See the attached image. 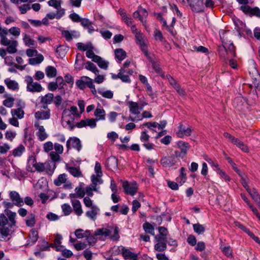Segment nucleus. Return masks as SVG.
<instances>
[{
  "mask_svg": "<svg viewBox=\"0 0 260 260\" xmlns=\"http://www.w3.org/2000/svg\"><path fill=\"white\" fill-rule=\"evenodd\" d=\"M3 204L5 209L0 214V238L5 239L17 227V215L15 212L10 210L15 205L12 202L4 201Z\"/></svg>",
  "mask_w": 260,
  "mask_h": 260,
  "instance_id": "f257e3e1",
  "label": "nucleus"
},
{
  "mask_svg": "<svg viewBox=\"0 0 260 260\" xmlns=\"http://www.w3.org/2000/svg\"><path fill=\"white\" fill-rule=\"evenodd\" d=\"M76 84L80 89H84L86 86L90 88L92 91H95V86L93 83V80L87 76H82L80 79L78 80Z\"/></svg>",
  "mask_w": 260,
  "mask_h": 260,
  "instance_id": "f03ea898",
  "label": "nucleus"
},
{
  "mask_svg": "<svg viewBox=\"0 0 260 260\" xmlns=\"http://www.w3.org/2000/svg\"><path fill=\"white\" fill-rule=\"evenodd\" d=\"M135 38L137 40V44L139 45L142 51L144 53L145 55H147L148 51L146 39L139 31L136 32Z\"/></svg>",
  "mask_w": 260,
  "mask_h": 260,
  "instance_id": "7ed1b4c3",
  "label": "nucleus"
},
{
  "mask_svg": "<svg viewBox=\"0 0 260 260\" xmlns=\"http://www.w3.org/2000/svg\"><path fill=\"white\" fill-rule=\"evenodd\" d=\"M34 126L37 130L36 135L39 140L44 141L48 138V134L46 132L44 126L41 125L39 121H36L34 123Z\"/></svg>",
  "mask_w": 260,
  "mask_h": 260,
  "instance_id": "20e7f679",
  "label": "nucleus"
},
{
  "mask_svg": "<svg viewBox=\"0 0 260 260\" xmlns=\"http://www.w3.org/2000/svg\"><path fill=\"white\" fill-rule=\"evenodd\" d=\"M122 187L126 194L131 196L135 195L138 190V186L135 182L129 183L127 181H123Z\"/></svg>",
  "mask_w": 260,
  "mask_h": 260,
  "instance_id": "39448f33",
  "label": "nucleus"
},
{
  "mask_svg": "<svg viewBox=\"0 0 260 260\" xmlns=\"http://www.w3.org/2000/svg\"><path fill=\"white\" fill-rule=\"evenodd\" d=\"M119 250L125 260H138V254L133 252L129 249L121 246L119 247Z\"/></svg>",
  "mask_w": 260,
  "mask_h": 260,
  "instance_id": "423d86ee",
  "label": "nucleus"
},
{
  "mask_svg": "<svg viewBox=\"0 0 260 260\" xmlns=\"http://www.w3.org/2000/svg\"><path fill=\"white\" fill-rule=\"evenodd\" d=\"M66 146L68 150L73 148L79 152L82 148V144L79 139L76 137H70L67 141Z\"/></svg>",
  "mask_w": 260,
  "mask_h": 260,
  "instance_id": "0eeeda50",
  "label": "nucleus"
},
{
  "mask_svg": "<svg viewBox=\"0 0 260 260\" xmlns=\"http://www.w3.org/2000/svg\"><path fill=\"white\" fill-rule=\"evenodd\" d=\"M43 108L45 110L41 109L35 113V117L38 120H47L50 117V110L48 108L47 106H43Z\"/></svg>",
  "mask_w": 260,
  "mask_h": 260,
  "instance_id": "6e6552de",
  "label": "nucleus"
},
{
  "mask_svg": "<svg viewBox=\"0 0 260 260\" xmlns=\"http://www.w3.org/2000/svg\"><path fill=\"white\" fill-rule=\"evenodd\" d=\"M9 198L11 201L17 207H22L24 205L23 200L19 193L16 191H11L9 192Z\"/></svg>",
  "mask_w": 260,
  "mask_h": 260,
  "instance_id": "1a4fd4ad",
  "label": "nucleus"
},
{
  "mask_svg": "<svg viewBox=\"0 0 260 260\" xmlns=\"http://www.w3.org/2000/svg\"><path fill=\"white\" fill-rule=\"evenodd\" d=\"M75 126L78 128H82L88 126L93 128L96 126V123L95 119L86 118L81 120L79 122L76 123Z\"/></svg>",
  "mask_w": 260,
  "mask_h": 260,
  "instance_id": "9d476101",
  "label": "nucleus"
},
{
  "mask_svg": "<svg viewBox=\"0 0 260 260\" xmlns=\"http://www.w3.org/2000/svg\"><path fill=\"white\" fill-rule=\"evenodd\" d=\"M2 45L7 46V51L10 54H13L17 51L18 42L14 40H8L7 42L3 43Z\"/></svg>",
  "mask_w": 260,
  "mask_h": 260,
  "instance_id": "9b49d317",
  "label": "nucleus"
},
{
  "mask_svg": "<svg viewBox=\"0 0 260 260\" xmlns=\"http://www.w3.org/2000/svg\"><path fill=\"white\" fill-rule=\"evenodd\" d=\"M127 104L128 106L129 111L133 114L136 115V116H138L140 114V110L142 109L144 105H146V104H144L140 106L138 103L133 101L127 102Z\"/></svg>",
  "mask_w": 260,
  "mask_h": 260,
  "instance_id": "f8f14e48",
  "label": "nucleus"
},
{
  "mask_svg": "<svg viewBox=\"0 0 260 260\" xmlns=\"http://www.w3.org/2000/svg\"><path fill=\"white\" fill-rule=\"evenodd\" d=\"M253 86L257 89L260 88V75L257 70L253 68L249 71Z\"/></svg>",
  "mask_w": 260,
  "mask_h": 260,
  "instance_id": "ddd939ff",
  "label": "nucleus"
},
{
  "mask_svg": "<svg viewBox=\"0 0 260 260\" xmlns=\"http://www.w3.org/2000/svg\"><path fill=\"white\" fill-rule=\"evenodd\" d=\"M133 72V70L120 69L119 71V79L123 82L129 83L131 79L129 75H132Z\"/></svg>",
  "mask_w": 260,
  "mask_h": 260,
  "instance_id": "4468645a",
  "label": "nucleus"
},
{
  "mask_svg": "<svg viewBox=\"0 0 260 260\" xmlns=\"http://www.w3.org/2000/svg\"><path fill=\"white\" fill-rule=\"evenodd\" d=\"M178 132L176 133L177 136L179 138H183L185 136H189L191 135L192 129L190 127H186L180 124Z\"/></svg>",
  "mask_w": 260,
  "mask_h": 260,
  "instance_id": "2eb2a0df",
  "label": "nucleus"
},
{
  "mask_svg": "<svg viewBox=\"0 0 260 260\" xmlns=\"http://www.w3.org/2000/svg\"><path fill=\"white\" fill-rule=\"evenodd\" d=\"M99 212V208L97 206H93L86 212L85 215L88 218L94 221L96 219Z\"/></svg>",
  "mask_w": 260,
  "mask_h": 260,
  "instance_id": "dca6fc26",
  "label": "nucleus"
},
{
  "mask_svg": "<svg viewBox=\"0 0 260 260\" xmlns=\"http://www.w3.org/2000/svg\"><path fill=\"white\" fill-rule=\"evenodd\" d=\"M176 162V158L173 156H166L160 160V164L165 167H170Z\"/></svg>",
  "mask_w": 260,
  "mask_h": 260,
  "instance_id": "f3484780",
  "label": "nucleus"
},
{
  "mask_svg": "<svg viewBox=\"0 0 260 260\" xmlns=\"http://www.w3.org/2000/svg\"><path fill=\"white\" fill-rule=\"evenodd\" d=\"M221 39L222 40V43L223 46H226V50H228V53L231 55V57H235L236 55L235 53V49L233 43L226 42L225 40L224 39V36L223 37H221Z\"/></svg>",
  "mask_w": 260,
  "mask_h": 260,
  "instance_id": "a211bd4d",
  "label": "nucleus"
},
{
  "mask_svg": "<svg viewBox=\"0 0 260 260\" xmlns=\"http://www.w3.org/2000/svg\"><path fill=\"white\" fill-rule=\"evenodd\" d=\"M71 203L76 214L78 216L81 215L83 212L80 201L78 200H73L71 201Z\"/></svg>",
  "mask_w": 260,
  "mask_h": 260,
  "instance_id": "6ab92c4d",
  "label": "nucleus"
},
{
  "mask_svg": "<svg viewBox=\"0 0 260 260\" xmlns=\"http://www.w3.org/2000/svg\"><path fill=\"white\" fill-rule=\"evenodd\" d=\"M152 117V115L150 112L145 111L142 113L141 115L139 114L138 116H136L134 117L130 116L128 118V120L132 121H138L142 120L143 118H149Z\"/></svg>",
  "mask_w": 260,
  "mask_h": 260,
  "instance_id": "aec40b11",
  "label": "nucleus"
},
{
  "mask_svg": "<svg viewBox=\"0 0 260 260\" xmlns=\"http://www.w3.org/2000/svg\"><path fill=\"white\" fill-rule=\"evenodd\" d=\"M94 116L95 117V121L104 120L106 118V112L102 108H97L94 111Z\"/></svg>",
  "mask_w": 260,
  "mask_h": 260,
  "instance_id": "412c9836",
  "label": "nucleus"
},
{
  "mask_svg": "<svg viewBox=\"0 0 260 260\" xmlns=\"http://www.w3.org/2000/svg\"><path fill=\"white\" fill-rule=\"evenodd\" d=\"M233 106L239 111H243L246 104L241 97H237L233 102Z\"/></svg>",
  "mask_w": 260,
  "mask_h": 260,
  "instance_id": "4be33fe9",
  "label": "nucleus"
},
{
  "mask_svg": "<svg viewBox=\"0 0 260 260\" xmlns=\"http://www.w3.org/2000/svg\"><path fill=\"white\" fill-rule=\"evenodd\" d=\"M4 82L9 89L12 90H18L19 89L18 83L15 80L7 78L4 80Z\"/></svg>",
  "mask_w": 260,
  "mask_h": 260,
  "instance_id": "5701e85b",
  "label": "nucleus"
},
{
  "mask_svg": "<svg viewBox=\"0 0 260 260\" xmlns=\"http://www.w3.org/2000/svg\"><path fill=\"white\" fill-rule=\"evenodd\" d=\"M148 59L151 62L153 69L158 74H161V70L159 67V64L154 60L153 55H151L148 52V55H145Z\"/></svg>",
  "mask_w": 260,
  "mask_h": 260,
  "instance_id": "b1692460",
  "label": "nucleus"
},
{
  "mask_svg": "<svg viewBox=\"0 0 260 260\" xmlns=\"http://www.w3.org/2000/svg\"><path fill=\"white\" fill-rule=\"evenodd\" d=\"M27 91L35 92H41L43 90L41 85L38 82H34L28 86H26Z\"/></svg>",
  "mask_w": 260,
  "mask_h": 260,
  "instance_id": "393cba45",
  "label": "nucleus"
},
{
  "mask_svg": "<svg viewBox=\"0 0 260 260\" xmlns=\"http://www.w3.org/2000/svg\"><path fill=\"white\" fill-rule=\"evenodd\" d=\"M54 99V95L52 93H48L47 94H45L44 96H42L41 97V100L40 102L42 104L44 105H47L50 104L52 103V102L53 101Z\"/></svg>",
  "mask_w": 260,
  "mask_h": 260,
  "instance_id": "a878e982",
  "label": "nucleus"
},
{
  "mask_svg": "<svg viewBox=\"0 0 260 260\" xmlns=\"http://www.w3.org/2000/svg\"><path fill=\"white\" fill-rule=\"evenodd\" d=\"M62 239V237L61 235L56 234L54 241V243L51 244L50 246L54 247L56 250H61V247L63 246L61 245V241Z\"/></svg>",
  "mask_w": 260,
  "mask_h": 260,
  "instance_id": "bb28decb",
  "label": "nucleus"
},
{
  "mask_svg": "<svg viewBox=\"0 0 260 260\" xmlns=\"http://www.w3.org/2000/svg\"><path fill=\"white\" fill-rule=\"evenodd\" d=\"M93 62H96L98 64L99 67L101 69L104 70L108 69L109 62L103 59L100 56L96 57Z\"/></svg>",
  "mask_w": 260,
  "mask_h": 260,
  "instance_id": "cd10ccee",
  "label": "nucleus"
},
{
  "mask_svg": "<svg viewBox=\"0 0 260 260\" xmlns=\"http://www.w3.org/2000/svg\"><path fill=\"white\" fill-rule=\"evenodd\" d=\"M218 52L220 56L223 58L224 60H227L229 58L231 57V55L226 50V46H220L218 47Z\"/></svg>",
  "mask_w": 260,
  "mask_h": 260,
  "instance_id": "c85d7f7f",
  "label": "nucleus"
},
{
  "mask_svg": "<svg viewBox=\"0 0 260 260\" xmlns=\"http://www.w3.org/2000/svg\"><path fill=\"white\" fill-rule=\"evenodd\" d=\"M83 67L84 63L83 57L81 54L77 53L76 55L75 68L79 70H81L83 69Z\"/></svg>",
  "mask_w": 260,
  "mask_h": 260,
  "instance_id": "c756f323",
  "label": "nucleus"
},
{
  "mask_svg": "<svg viewBox=\"0 0 260 260\" xmlns=\"http://www.w3.org/2000/svg\"><path fill=\"white\" fill-rule=\"evenodd\" d=\"M85 68L86 70L91 71L95 75H98V74H99L100 71L97 68L96 66L89 61H87L85 63Z\"/></svg>",
  "mask_w": 260,
  "mask_h": 260,
  "instance_id": "7c9ffc66",
  "label": "nucleus"
},
{
  "mask_svg": "<svg viewBox=\"0 0 260 260\" xmlns=\"http://www.w3.org/2000/svg\"><path fill=\"white\" fill-rule=\"evenodd\" d=\"M67 170L74 177H80L82 176V172L78 168L67 166Z\"/></svg>",
  "mask_w": 260,
  "mask_h": 260,
  "instance_id": "2f4dec72",
  "label": "nucleus"
},
{
  "mask_svg": "<svg viewBox=\"0 0 260 260\" xmlns=\"http://www.w3.org/2000/svg\"><path fill=\"white\" fill-rule=\"evenodd\" d=\"M75 235L78 239L86 238L90 236V232L89 230L84 231L82 229H79L76 230L75 232Z\"/></svg>",
  "mask_w": 260,
  "mask_h": 260,
  "instance_id": "473e14b6",
  "label": "nucleus"
},
{
  "mask_svg": "<svg viewBox=\"0 0 260 260\" xmlns=\"http://www.w3.org/2000/svg\"><path fill=\"white\" fill-rule=\"evenodd\" d=\"M115 55L116 58L121 62L126 57V53L122 49L118 48L115 50Z\"/></svg>",
  "mask_w": 260,
  "mask_h": 260,
  "instance_id": "72a5a7b5",
  "label": "nucleus"
},
{
  "mask_svg": "<svg viewBox=\"0 0 260 260\" xmlns=\"http://www.w3.org/2000/svg\"><path fill=\"white\" fill-rule=\"evenodd\" d=\"M11 113L12 116H14L18 119H22L24 117V112L21 108H17L12 109Z\"/></svg>",
  "mask_w": 260,
  "mask_h": 260,
  "instance_id": "f704fd0d",
  "label": "nucleus"
},
{
  "mask_svg": "<svg viewBox=\"0 0 260 260\" xmlns=\"http://www.w3.org/2000/svg\"><path fill=\"white\" fill-rule=\"evenodd\" d=\"M180 174L179 176L177 178L176 181L181 185L186 181V174L185 173V169L183 167L180 169Z\"/></svg>",
  "mask_w": 260,
  "mask_h": 260,
  "instance_id": "c9c22d12",
  "label": "nucleus"
},
{
  "mask_svg": "<svg viewBox=\"0 0 260 260\" xmlns=\"http://www.w3.org/2000/svg\"><path fill=\"white\" fill-rule=\"evenodd\" d=\"M45 72L47 76L49 78H53L57 75L56 69L54 67L51 66L46 68Z\"/></svg>",
  "mask_w": 260,
  "mask_h": 260,
  "instance_id": "e433bc0d",
  "label": "nucleus"
},
{
  "mask_svg": "<svg viewBox=\"0 0 260 260\" xmlns=\"http://www.w3.org/2000/svg\"><path fill=\"white\" fill-rule=\"evenodd\" d=\"M38 239V233L35 229L30 231L29 234V244H35Z\"/></svg>",
  "mask_w": 260,
  "mask_h": 260,
  "instance_id": "4c0bfd02",
  "label": "nucleus"
},
{
  "mask_svg": "<svg viewBox=\"0 0 260 260\" xmlns=\"http://www.w3.org/2000/svg\"><path fill=\"white\" fill-rule=\"evenodd\" d=\"M25 150V148L24 146L23 145L20 144L13 150L12 154L14 157H20L22 155Z\"/></svg>",
  "mask_w": 260,
  "mask_h": 260,
  "instance_id": "58836bf2",
  "label": "nucleus"
},
{
  "mask_svg": "<svg viewBox=\"0 0 260 260\" xmlns=\"http://www.w3.org/2000/svg\"><path fill=\"white\" fill-rule=\"evenodd\" d=\"M6 99L3 101V104L7 108H12L14 104L15 99L12 96H4Z\"/></svg>",
  "mask_w": 260,
  "mask_h": 260,
  "instance_id": "ea45409f",
  "label": "nucleus"
},
{
  "mask_svg": "<svg viewBox=\"0 0 260 260\" xmlns=\"http://www.w3.org/2000/svg\"><path fill=\"white\" fill-rule=\"evenodd\" d=\"M23 40L25 43V45L28 47H36L37 43L36 42L31 39L30 37L26 34H24L23 38Z\"/></svg>",
  "mask_w": 260,
  "mask_h": 260,
  "instance_id": "a19ab883",
  "label": "nucleus"
},
{
  "mask_svg": "<svg viewBox=\"0 0 260 260\" xmlns=\"http://www.w3.org/2000/svg\"><path fill=\"white\" fill-rule=\"evenodd\" d=\"M44 60V56L42 54H39L37 57L29 59V63L31 65H36L42 62Z\"/></svg>",
  "mask_w": 260,
  "mask_h": 260,
  "instance_id": "79ce46f5",
  "label": "nucleus"
},
{
  "mask_svg": "<svg viewBox=\"0 0 260 260\" xmlns=\"http://www.w3.org/2000/svg\"><path fill=\"white\" fill-rule=\"evenodd\" d=\"M9 32V29L7 28H0V37H1V44L3 43L7 42L8 39L6 37V36Z\"/></svg>",
  "mask_w": 260,
  "mask_h": 260,
  "instance_id": "37998d69",
  "label": "nucleus"
},
{
  "mask_svg": "<svg viewBox=\"0 0 260 260\" xmlns=\"http://www.w3.org/2000/svg\"><path fill=\"white\" fill-rule=\"evenodd\" d=\"M67 180V175L65 174H62L58 176L57 179L54 181V183L56 186H60L62 183L66 182Z\"/></svg>",
  "mask_w": 260,
  "mask_h": 260,
  "instance_id": "c03bdc74",
  "label": "nucleus"
},
{
  "mask_svg": "<svg viewBox=\"0 0 260 260\" xmlns=\"http://www.w3.org/2000/svg\"><path fill=\"white\" fill-rule=\"evenodd\" d=\"M102 176H99L96 175H92L91 177L92 182V186L96 187L98 184L103 183V180L101 179Z\"/></svg>",
  "mask_w": 260,
  "mask_h": 260,
  "instance_id": "a18cd8bd",
  "label": "nucleus"
},
{
  "mask_svg": "<svg viewBox=\"0 0 260 260\" xmlns=\"http://www.w3.org/2000/svg\"><path fill=\"white\" fill-rule=\"evenodd\" d=\"M138 9L139 11V14H140V20L144 25L145 23V18L148 16V13L145 9H144L141 7H139Z\"/></svg>",
  "mask_w": 260,
  "mask_h": 260,
  "instance_id": "49530a36",
  "label": "nucleus"
},
{
  "mask_svg": "<svg viewBox=\"0 0 260 260\" xmlns=\"http://www.w3.org/2000/svg\"><path fill=\"white\" fill-rule=\"evenodd\" d=\"M143 227L146 233L154 235V228L151 224L148 222H145L143 224Z\"/></svg>",
  "mask_w": 260,
  "mask_h": 260,
  "instance_id": "de8ad7c7",
  "label": "nucleus"
},
{
  "mask_svg": "<svg viewBox=\"0 0 260 260\" xmlns=\"http://www.w3.org/2000/svg\"><path fill=\"white\" fill-rule=\"evenodd\" d=\"M26 224L28 226L32 227L36 223V217L35 214L31 213L27 217L26 220Z\"/></svg>",
  "mask_w": 260,
  "mask_h": 260,
  "instance_id": "09e8293b",
  "label": "nucleus"
},
{
  "mask_svg": "<svg viewBox=\"0 0 260 260\" xmlns=\"http://www.w3.org/2000/svg\"><path fill=\"white\" fill-rule=\"evenodd\" d=\"M110 232L109 230L102 228L98 229L94 233L95 236L102 235L105 237L108 236L110 235Z\"/></svg>",
  "mask_w": 260,
  "mask_h": 260,
  "instance_id": "8fccbe9b",
  "label": "nucleus"
},
{
  "mask_svg": "<svg viewBox=\"0 0 260 260\" xmlns=\"http://www.w3.org/2000/svg\"><path fill=\"white\" fill-rule=\"evenodd\" d=\"M252 199L258 204L260 207V195L257 192L255 189L249 191Z\"/></svg>",
  "mask_w": 260,
  "mask_h": 260,
  "instance_id": "3c124183",
  "label": "nucleus"
},
{
  "mask_svg": "<svg viewBox=\"0 0 260 260\" xmlns=\"http://www.w3.org/2000/svg\"><path fill=\"white\" fill-rule=\"evenodd\" d=\"M193 228L194 232L199 235L203 234L205 231L204 226L199 223L194 224Z\"/></svg>",
  "mask_w": 260,
  "mask_h": 260,
  "instance_id": "603ef678",
  "label": "nucleus"
},
{
  "mask_svg": "<svg viewBox=\"0 0 260 260\" xmlns=\"http://www.w3.org/2000/svg\"><path fill=\"white\" fill-rule=\"evenodd\" d=\"M48 4L49 6L54 8L55 9H59L61 7V0H50L48 2Z\"/></svg>",
  "mask_w": 260,
  "mask_h": 260,
  "instance_id": "864d4df0",
  "label": "nucleus"
},
{
  "mask_svg": "<svg viewBox=\"0 0 260 260\" xmlns=\"http://www.w3.org/2000/svg\"><path fill=\"white\" fill-rule=\"evenodd\" d=\"M167 249V243L157 242L154 245V249L158 251H164Z\"/></svg>",
  "mask_w": 260,
  "mask_h": 260,
  "instance_id": "5fc2aeb1",
  "label": "nucleus"
},
{
  "mask_svg": "<svg viewBox=\"0 0 260 260\" xmlns=\"http://www.w3.org/2000/svg\"><path fill=\"white\" fill-rule=\"evenodd\" d=\"M240 228L243 230L244 231H245L246 233L248 234V235L251 237L256 242L259 243L260 240H259L258 238L255 236L252 232H251L249 230L245 228L244 226L242 225H240Z\"/></svg>",
  "mask_w": 260,
  "mask_h": 260,
  "instance_id": "6e6d98bb",
  "label": "nucleus"
},
{
  "mask_svg": "<svg viewBox=\"0 0 260 260\" xmlns=\"http://www.w3.org/2000/svg\"><path fill=\"white\" fill-rule=\"evenodd\" d=\"M157 19L162 23L163 26H165L169 32L173 34V29L169 27L167 25V21L163 18L161 14H157L156 16Z\"/></svg>",
  "mask_w": 260,
  "mask_h": 260,
  "instance_id": "4d7b16f0",
  "label": "nucleus"
},
{
  "mask_svg": "<svg viewBox=\"0 0 260 260\" xmlns=\"http://www.w3.org/2000/svg\"><path fill=\"white\" fill-rule=\"evenodd\" d=\"M16 135V133L12 131H7L5 134L6 139L11 142L13 141Z\"/></svg>",
  "mask_w": 260,
  "mask_h": 260,
  "instance_id": "13d9d810",
  "label": "nucleus"
},
{
  "mask_svg": "<svg viewBox=\"0 0 260 260\" xmlns=\"http://www.w3.org/2000/svg\"><path fill=\"white\" fill-rule=\"evenodd\" d=\"M92 45L91 43L84 44L82 43H78L76 45L78 49L83 51H86L89 48H91Z\"/></svg>",
  "mask_w": 260,
  "mask_h": 260,
  "instance_id": "bf43d9fd",
  "label": "nucleus"
},
{
  "mask_svg": "<svg viewBox=\"0 0 260 260\" xmlns=\"http://www.w3.org/2000/svg\"><path fill=\"white\" fill-rule=\"evenodd\" d=\"M179 148L180 149L181 152L185 154L189 147L188 143L181 141L178 144Z\"/></svg>",
  "mask_w": 260,
  "mask_h": 260,
  "instance_id": "052dcab7",
  "label": "nucleus"
},
{
  "mask_svg": "<svg viewBox=\"0 0 260 260\" xmlns=\"http://www.w3.org/2000/svg\"><path fill=\"white\" fill-rule=\"evenodd\" d=\"M93 47L92 45L91 48H89L88 49H87V50H86V55L88 58L91 59L92 61H94L95 57H98V55H95L94 54V53L93 51Z\"/></svg>",
  "mask_w": 260,
  "mask_h": 260,
  "instance_id": "680f3d73",
  "label": "nucleus"
},
{
  "mask_svg": "<svg viewBox=\"0 0 260 260\" xmlns=\"http://www.w3.org/2000/svg\"><path fill=\"white\" fill-rule=\"evenodd\" d=\"M9 32L16 38H18L20 35V29L17 27H12L9 29Z\"/></svg>",
  "mask_w": 260,
  "mask_h": 260,
  "instance_id": "e2e57ef3",
  "label": "nucleus"
},
{
  "mask_svg": "<svg viewBox=\"0 0 260 260\" xmlns=\"http://www.w3.org/2000/svg\"><path fill=\"white\" fill-rule=\"evenodd\" d=\"M61 209H62V212H63V213L65 215H70L72 211L71 207L68 204H64L62 205Z\"/></svg>",
  "mask_w": 260,
  "mask_h": 260,
  "instance_id": "0e129e2a",
  "label": "nucleus"
},
{
  "mask_svg": "<svg viewBox=\"0 0 260 260\" xmlns=\"http://www.w3.org/2000/svg\"><path fill=\"white\" fill-rule=\"evenodd\" d=\"M54 145L51 141H48L43 144V149L45 152H48L53 149Z\"/></svg>",
  "mask_w": 260,
  "mask_h": 260,
  "instance_id": "69168bd1",
  "label": "nucleus"
},
{
  "mask_svg": "<svg viewBox=\"0 0 260 260\" xmlns=\"http://www.w3.org/2000/svg\"><path fill=\"white\" fill-rule=\"evenodd\" d=\"M107 164L113 168L117 167L118 165V160L115 157H109L107 160Z\"/></svg>",
  "mask_w": 260,
  "mask_h": 260,
  "instance_id": "338daca9",
  "label": "nucleus"
},
{
  "mask_svg": "<svg viewBox=\"0 0 260 260\" xmlns=\"http://www.w3.org/2000/svg\"><path fill=\"white\" fill-rule=\"evenodd\" d=\"M217 173L220 176V178L223 179L226 181H230V177L221 169H218Z\"/></svg>",
  "mask_w": 260,
  "mask_h": 260,
  "instance_id": "774afa93",
  "label": "nucleus"
}]
</instances>
